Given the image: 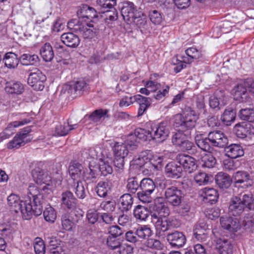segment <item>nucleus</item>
Wrapping results in <instances>:
<instances>
[{"mask_svg": "<svg viewBox=\"0 0 254 254\" xmlns=\"http://www.w3.org/2000/svg\"><path fill=\"white\" fill-rule=\"evenodd\" d=\"M197 114L191 107L185 108L184 114H177L174 117V124L176 127H179L182 130L173 132L172 136V143L178 147L188 138L183 130L192 129L194 127L198 119Z\"/></svg>", "mask_w": 254, "mask_h": 254, "instance_id": "nucleus-1", "label": "nucleus"}, {"mask_svg": "<svg viewBox=\"0 0 254 254\" xmlns=\"http://www.w3.org/2000/svg\"><path fill=\"white\" fill-rule=\"evenodd\" d=\"M169 208L164 203L155 202L150 211L151 222L154 225L157 235H161V232L168 231L172 225L173 219L166 218L170 214Z\"/></svg>", "mask_w": 254, "mask_h": 254, "instance_id": "nucleus-2", "label": "nucleus"}, {"mask_svg": "<svg viewBox=\"0 0 254 254\" xmlns=\"http://www.w3.org/2000/svg\"><path fill=\"white\" fill-rule=\"evenodd\" d=\"M246 207L254 210V198L251 192L243 191L231 197L228 212L230 215L238 216L243 213Z\"/></svg>", "mask_w": 254, "mask_h": 254, "instance_id": "nucleus-3", "label": "nucleus"}, {"mask_svg": "<svg viewBox=\"0 0 254 254\" xmlns=\"http://www.w3.org/2000/svg\"><path fill=\"white\" fill-rule=\"evenodd\" d=\"M175 182L169 179H164L160 183V188L164 190V196L171 205L179 206L184 200V194L181 190L174 185Z\"/></svg>", "mask_w": 254, "mask_h": 254, "instance_id": "nucleus-4", "label": "nucleus"}, {"mask_svg": "<svg viewBox=\"0 0 254 254\" xmlns=\"http://www.w3.org/2000/svg\"><path fill=\"white\" fill-rule=\"evenodd\" d=\"M7 204L11 211L15 213L20 212L23 218L25 220L30 219L33 214L31 201H21L19 197L16 194H11L8 196Z\"/></svg>", "mask_w": 254, "mask_h": 254, "instance_id": "nucleus-5", "label": "nucleus"}, {"mask_svg": "<svg viewBox=\"0 0 254 254\" xmlns=\"http://www.w3.org/2000/svg\"><path fill=\"white\" fill-rule=\"evenodd\" d=\"M28 190V196L29 198L28 202L31 201V197L33 198V205L32 206L33 214L36 216H39L43 212V195L41 193L39 189L33 184L29 185Z\"/></svg>", "mask_w": 254, "mask_h": 254, "instance_id": "nucleus-6", "label": "nucleus"}, {"mask_svg": "<svg viewBox=\"0 0 254 254\" xmlns=\"http://www.w3.org/2000/svg\"><path fill=\"white\" fill-rule=\"evenodd\" d=\"M156 186L154 181L149 178L143 179L140 182V191L137 193L138 199L143 203L152 201L151 194L154 191Z\"/></svg>", "mask_w": 254, "mask_h": 254, "instance_id": "nucleus-7", "label": "nucleus"}, {"mask_svg": "<svg viewBox=\"0 0 254 254\" xmlns=\"http://www.w3.org/2000/svg\"><path fill=\"white\" fill-rule=\"evenodd\" d=\"M64 88L72 98H75L87 93L90 87L85 81L80 80L73 82L70 84L65 85Z\"/></svg>", "mask_w": 254, "mask_h": 254, "instance_id": "nucleus-8", "label": "nucleus"}, {"mask_svg": "<svg viewBox=\"0 0 254 254\" xmlns=\"http://www.w3.org/2000/svg\"><path fill=\"white\" fill-rule=\"evenodd\" d=\"M46 75L39 69L34 68L29 74L28 84L37 91H42L44 88V82L46 81Z\"/></svg>", "mask_w": 254, "mask_h": 254, "instance_id": "nucleus-9", "label": "nucleus"}, {"mask_svg": "<svg viewBox=\"0 0 254 254\" xmlns=\"http://www.w3.org/2000/svg\"><path fill=\"white\" fill-rule=\"evenodd\" d=\"M30 130L29 127H26L17 133L13 139L7 144V148L9 149H17L30 142L32 139V137L29 134Z\"/></svg>", "mask_w": 254, "mask_h": 254, "instance_id": "nucleus-10", "label": "nucleus"}, {"mask_svg": "<svg viewBox=\"0 0 254 254\" xmlns=\"http://www.w3.org/2000/svg\"><path fill=\"white\" fill-rule=\"evenodd\" d=\"M177 163H179L186 172L191 173L197 168L196 161L193 157L185 153H179L175 158Z\"/></svg>", "mask_w": 254, "mask_h": 254, "instance_id": "nucleus-11", "label": "nucleus"}, {"mask_svg": "<svg viewBox=\"0 0 254 254\" xmlns=\"http://www.w3.org/2000/svg\"><path fill=\"white\" fill-rule=\"evenodd\" d=\"M141 10L134 3L130 1H125L122 4L121 13L124 20L129 24L132 21L133 18L136 16L137 12Z\"/></svg>", "mask_w": 254, "mask_h": 254, "instance_id": "nucleus-12", "label": "nucleus"}, {"mask_svg": "<svg viewBox=\"0 0 254 254\" xmlns=\"http://www.w3.org/2000/svg\"><path fill=\"white\" fill-rule=\"evenodd\" d=\"M208 138L210 143L214 147L223 148L228 143V139L226 135L220 130H214L208 134Z\"/></svg>", "mask_w": 254, "mask_h": 254, "instance_id": "nucleus-13", "label": "nucleus"}, {"mask_svg": "<svg viewBox=\"0 0 254 254\" xmlns=\"http://www.w3.org/2000/svg\"><path fill=\"white\" fill-rule=\"evenodd\" d=\"M233 132L240 138H245L248 135H254V127L250 123H241L235 125Z\"/></svg>", "mask_w": 254, "mask_h": 254, "instance_id": "nucleus-14", "label": "nucleus"}, {"mask_svg": "<svg viewBox=\"0 0 254 254\" xmlns=\"http://www.w3.org/2000/svg\"><path fill=\"white\" fill-rule=\"evenodd\" d=\"M151 135L152 139L159 142L165 140L170 133L169 127L166 123H161L154 128H152Z\"/></svg>", "mask_w": 254, "mask_h": 254, "instance_id": "nucleus-15", "label": "nucleus"}, {"mask_svg": "<svg viewBox=\"0 0 254 254\" xmlns=\"http://www.w3.org/2000/svg\"><path fill=\"white\" fill-rule=\"evenodd\" d=\"M132 23L140 29L142 33L146 34L150 32L151 25L147 21L146 15L141 10L136 13V16L129 24Z\"/></svg>", "mask_w": 254, "mask_h": 254, "instance_id": "nucleus-16", "label": "nucleus"}, {"mask_svg": "<svg viewBox=\"0 0 254 254\" xmlns=\"http://www.w3.org/2000/svg\"><path fill=\"white\" fill-rule=\"evenodd\" d=\"M167 240L173 248L183 247L186 243V238L183 232L176 231L167 235Z\"/></svg>", "mask_w": 254, "mask_h": 254, "instance_id": "nucleus-17", "label": "nucleus"}, {"mask_svg": "<svg viewBox=\"0 0 254 254\" xmlns=\"http://www.w3.org/2000/svg\"><path fill=\"white\" fill-rule=\"evenodd\" d=\"M32 174L34 180L37 184L50 185L52 178L48 172L40 168H36L32 171Z\"/></svg>", "mask_w": 254, "mask_h": 254, "instance_id": "nucleus-18", "label": "nucleus"}, {"mask_svg": "<svg viewBox=\"0 0 254 254\" xmlns=\"http://www.w3.org/2000/svg\"><path fill=\"white\" fill-rule=\"evenodd\" d=\"M165 171L168 177L173 179L180 178L183 174L181 166L176 162H170L165 166Z\"/></svg>", "mask_w": 254, "mask_h": 254, "instance_id": "nucleus-19", "label": "nucleus"}, {"mask_svg": "<svg viewBox=\"0 0 254 254\" xmlns=\"http://www.w3.org/2000/svg\"><path fill=\"white\" fill-rule=\"evenodd\" d=\"M220 220L221 226L230 232H236L240 228V223L237 218L222 217Z\"/></svg>", "mask_w": 254, "mask_h": 254, "instance_id": "nucleus-20", "label": "nucleus"}, {"mask_svg": "<svg viewBox=\"0 0 254 254\" xmlns=\"http://www.w3.org/2000/svg\"><path fill=\"white\" fill-rule=\"evenodd\" d=\"M195 142L197 147L205 152H211L213 148L210 141L207 137H204L203 134L200 133H197L194 137Z\"/></svg>", "mask_w": 254, "mask_h": 254, "instance_id": "nucleus-21", "label": "nucleus"}, {"mask_svg": "<svg viewBox=\"0 0 254 254\" xmlns=\"http://www.w3.org/2000/svg\"><path fill=\"white\" fill-rule=\"evenodd\" d=\"M69 174L74 182H80L84 179V171L83 166L79 163H73L69 166Z\"/></svg>", "mask_w": 254, "mask_h": 254, "instance_id": "nucleus-22", "label": "nucleus"}, {"mask_svg": "<svg viewBox=\"0 0 254 254\" xmlns=\"http://www.w3.org/2000/svg\"><path fill=\"white\" fill-rule=\"evenodd\" d=\"M77 202V199L71 191L66 190L62 193V204L67 209H74L76 206Z\"/></svg>", "mask_w": 254, "mask_h": 254, "instance_id": "nucleus-23", "label": "nucleus"}, {"mask_svg": "<svg viewBox=\"0 0 254 254\" xmlns=\"http://www.w3.org/2000/svg\"><path fill=\"white\" fill-rule=\"evenodd\" d=\"M233 248L228 240L220 238L216 241L215 248L220 254H233Z\"/></svg>", "mask_w": 254, "mask_h": 254, "instance_id": "nucleus-24", "label": "nucleus"}, {"mask_svg": "<svg viewBox=\"0 0 254 254\" xmlns=\"http://www.w3.org/2000/svg\"><path fill=\"white\" fill-rule=\"evenodd\" d=\"M61 39L64 45L72 48H76L80 43L78 36L71 32L63 34Z\"/></svg>", "mask_w": 254, "mask_h": 254, "instance_id": "nucleus-25", "label": "nucleus"}, {"mask_svg": "<svg viewBox=\"0 0 254 254\" xmlns=\"http://www.w3.org/2000/svg\"><path fill=\"white\" fill-rule=\"evenodd\" d=\"M31 121L29 119H24L21 121H16L9 123L4 131L0 133L4 139L9 138L14 133L13 128L27 124Z\"/></svg>", "mask_w": 254, "mask_h": 254, "instance_id": "nucleus-26", "label": "nucleus"}, {"mask_svg": "<svg viewBox=\"0 0 254 254\" xmlns=\"http://www.w3.org/2000/svg\"><path fill=\"white\" fill-rule=\"evenodd\" d=\"M77 14L80 17L86 18L93 22L96 21L98 17L96 10L87 5H83L80 11H78Z\"/></svg>", "mask_w": 254, "mask_h": 254, "instance_id": "nucleus-27", "label": "nucleus"}, {"mask_svg": "<svg viewBox=\"0 0 254 254\" xmlns=\"http://www.w3.org/2000/svg\"><path fill=\"white\" fill-rule=\"evenodd\" d=\"M225 151L226 155L231 158L236 159L241 157L244 154L243 147L238 144H232L225 147Z\"/></svg>", "mask_w": 254, "mask_h": 254, "instance_id": "nucleus-28", "label": "nucleus"}, {"mask_svg": "<svg viewBox=\"0 0 254 254\" xmlns=\"http://www.w3.org/2000/svg\"><path fill=\"white\" fill-rule=\"evenodd\" d=\"M232 180L234 187L239 188L241 184L248 182L250 180V175L246 171H239L233 174Z\"/></svg>", "mask_w": 254, "mask_h": 254, "instance_id": "nucleus-29", "label": "nucleus"}, {"mask_svg": "<svg viewBox=\"0 0 254 254\" xmlns=\"http://www.w3.org/2000/svg\"><path fill=\"white\" fill-rule=\"evenodd\" d=\"M217 185L222 189H228L232 183V178L226 173L219 172L215 177Z\"/></svg>", "mask_w": 254, "mask_h": 254, "instance_id": "nucleus-30", "label": "nucleus"}, {"mask_svg": "<svg viewBox=\"0 0 254 254\" xmlns=\"http://www.w3.org/2000/svg\"><path fill=\"white\" fill-rule=\"evenodd\" d=\"M224 93L222 90H217L209 98V106L212 109L219 110L220 106L224 105Z\"/></svg>", "mask_w": 254, "mask_h": 254, "instance_id": "nucleus-31", "label": "nucleus"}, {"mask_svg": "<svg viewBox=\"0 0 254 254\" xmlns=\"http://www.w3.org/2000/svg\"><path fill=\"white\" fill-rule=\"evenodd\" d=\"M67 27L73 32L81 36L86 27H89L86 22L80 21L79 19H71L67 23Z\"/></svg>", "mask_w": 254, "mask_h": 254, "instance_id": "nucleus-32", "label": "nucleus"}, {"mask_svg": "<svg viewBox=\"0 0 254 254\" xmlns=\"http://www.w3.org/2000/svg\"><path fill=\"white\" fill-rule=\"evenodd\" d=\"M178 148L183 152H187L195 156H198L200 153L199 150L197 149L193 142L190 141L188 138Z\"/></svg>", "mask_w": 254, "mask_h": 254, "instance_id": "nucleus-33", "label": "nucleus"}, {"mask_svg": "<svg viewBox=\"0 0 254 254\" xmlns=\"http://www.w3.org/2000/svg\"><path fill=\"white\" fill-rule=\"evenodd\" d=\"M5 65L8 68H16L20 62L17 55L12 52H8L6 53L3 59Z\"/></svg>", "mask_w": 254, "mask_h": 254, "instance_id": "nucleus-34", "label": "nucleus"}, {"mask_svg": "<svg viewBox=\"0 0 254 254\" xmlns=\"http://www.w3.org/2000/svg\"><path fill=\"white\" fill-rule=\"evenodd\" d=\"M204 196L203 200L205 203L213 204L215 203L218 198V193L217 191L213 188H205L204 189Z\"/></svg>", "mask_w": 254, "mask_h": 254, "instance_id": "nucleus-35", "label": "nucleus"}, {"mask_svg": "<svg viewBox=\"0 0 254 254\" xmlns=\"http://www.w3.org/2000/svg\"><path fill=\"white\" fill-rule=\"evenodd\" d=\"M236 117V113L235 110L229 108L225 110L221 115V120L226 126H230L235 120Z\"/></svg>", "mask_w": 254, "mask_h": 254, "instance_id": "nucleus-36", "label": "nucleus"}, {"mask_svg": "<svg viewBox=\"0 0 254 254\" xmlns=\"http://www.w3.org/2000/svg\"><path fill=\"white\" fill-rule=\"evenodd\" d=\"M133 214L136 219L145 221L149 214L150 215V211L146 207L138 205L134 208Z\"/></svg>", "mask_w": 254, "mask_h": 254, "instance_id": "nucleus-37", "label": "nucleus"}, {"mask_svg": "<svg viewBox=\"0 0 254 254\" xmlns=\"http://www.w3.org/2000/svg\"><path fill=\"white\" fill-rule=\"evenodd\" d=\"M40 55L45 62H51L54 57L53 48L49 43H46L40 49Z\"/></svg>", "mask_w": 254, "mask_h": 254, "instance_id": "nucleus-38", "label": "nucleus"}, {"mask_svg": "<svg viewBox=\"0 0 254 254\" xmlns=\"http://www.w3.org/2000/svg\"><path fill=\"white\" fill-rule=\"evenodd\" d=\"M111 183L109 181L99 182L96 186V191L98 196L105 197L111 190Z\"/></svg>", "mask_w": 254, "mask_h": 254, "instance_id": "nucleus-39", "label": "nucleus"}, {"mask_svg": "<svg viewBox=\"0 0 254 254\" xmlns=\"http://www.w3.org/2000/svg\"><path fill=\"white\" fill-rule=\"evenodd\" d=\"M21 64L24 65H37L40 62L39 57L35 54H24L19 58Z\"/></svg>", "mask_w": 254, "mask_h": 254, "instance_id": "nucleus-40", "label": "nucleus"}, {"mask_svg": "<svg viewBox=\"0 0 254 254\" xmlns=\"http://www.w3.org/2000/svg\"><path fill=\"white\" fill-rule=\"evenodd\" d=\"M5 91L9 94H21L24 91L23 85L19 82L7 83L5 88Z\"/></svg>", "mask_w": 254, "mask_h": 254, "instance_id": "nucleus-41", "label": "nucleus"}, {"mask_svg": "<svg viewBox=\"0 0 254 254\" xmlns=\"http://www.w3.org/2000/svg\"><path fill=\"white\" fill-rule=\"evenodd\" d=\"M78 127V124L70 125L69 122L64 123V125L57 126L55 128L56 133L60 136H65L67 135L69 131L72 130Z\"/></svg>", "mask_w": 254, "mask_h": 254, "instance_id": "nucleus-42", "label": "nucleus"}, {"mask_svg": "<svg viewBox=\"0 0 254 254\" xmlns=\"http://www.w3.org/2000/svg\"><path fill=\"white\" fill-rule=\"evenodd\" d=\"M122 210L127 211L131 209L133 203V198L129 193L122 195L119 199Z\"/></svg>", "mask_w": 254, "mask_h": 254, "instance_id": "nucleus-43", "label": "nucleus"}, {"mask_svg": "<svg viewBox=\"0 0 254 254\" xmlns=\"http://www.w3.org/2000/svg\"><path fill=\"white\" fill-rule=\"evenodd\" d=\"M151 156V154L150 150L143 151L141 152L138 158L134 159V164L139 167H142L149 163Z\"/></svg>", "mask_w": 254, "mask_h": 254, "instance_id": "nucleus-44", "label": "nucleus"}, {"mask_svg": "<svg viewBox=\"0 0 254 254\" xmlns=\"http://www.w3.org/2000/svg\"><path fill=\"white\" fill-rule=\"evenodd\" d=\"M115 156L126 157L129 153V149L126 143L116 142L113 147Z\"/></svg>", "mask_w": 254, "mask_h": 254, "instance_id": "nucleus-45", "label": "nucleus"}, {"mask_svg": "<svg viewBox=\"0 0 254 254\" xmlns=\"http://www.w3.org/2000/svg\"><path fill=\"white\" fill-rule=\"evenodd\" d=\"M108 113V110L107 109H97L95 110L89 115V119L94 122H98L102 119L109 118V116Z\"/></svg>", "mask_w": 254, "mask_h": 254, "instance_id": "nucleus-46", "label": "nucleus"}, {"mask_svg": "<svg viewBox=\"0 0 254 254\" xmlns=\"http://www.w3.org/2000/svg\"><path fill=\"white\" fill-rule=\"evenodd\" d=\"M186 54L189 58L184 57L185 63H190L193 59H198L201 57V53L195 48H190L186 50Z\"/></svg>", "mask_w": 254, "mask_h": 254, "instance_id": "nucleus-47", "label": "nucleus"}, {"mask_svg": "<svg viewBox=\"0 0 254 254\" xmlns=\"http://www.w3.org/2000/svg\"><path fill=\"white\" fill-rule=\"evenodd\" d=\"M136 234L139 239L147 240L152 235V231L147 225H141L136 228Z\"/></svg>", "mask_w": 254, "mask_h": 254, "instance_id": "nucleus-48", "label": "nucleus"}, {"mask_svg": "<svg viewBox=\"0 0 254 254\" xmlns=\"http://www.w3.org/2000/svg\"><path fill=\"white\" fill-rule=\"evenodd\" d=\"M242 120L247 121L248 123L254 122V109L246 108L241 109L238 114Z\"/></svg>", "mask_w": 254, "mask_h": 254, "instance_id": "nucleus-49", "label": "nucleus"}, {"mask_svg": "<svg viewBox=\"0 0 254 254\" xmlns=\"http://www.w3.org/2000/svg\"><path fill=\"white\" fill-rule=\"evenodd\" d=\"M117 0H97L99 12L107 11V9L112 8L116 4Z\"/></svg>", "mask_w": 254, "mask_h": 254, "instance_id": "nucleus-50", "label": "nucleus"}, {"mask_svg": "<svg viewBox=\"0 0 254 254\" xmlns=\"http://www.w3.org/2000/svg\"><path fill=\"white\" fill-rule=\"evenodd\" d=\"M148 16L151 22L155 25H159L164 19L162 14L158 10L152 9L149 11Z\"/></svg>", "mask_w": 254, "mask_h": 254, "instance_id": "nucleus-51", "label": "nucleus"}, {"mask_svg": "<svg viewBox=\"0 0 254 254\" xmlns=\"http://www.w3.org/2000/svg\"><path fill=\"white\" fill-rule=\"evenodd\" d=\"M247 91L245 84H239L234 87L232 91L234 98L240 101L241 99L243 100L244 98L243 96L246 95Z\"/></svg>", "mask_w": 254, "mask_h": 254, "instance_id": "nucleus-52", "label": "nucleus"}, {"mask_svg": "<svg viewBox=\"0 0 254 254\" xmlns=\"http://www.w3.org/2000/svg\"><path fill=\"white\" fill-rule=\"evenodd\" d=\"M134 133L136 135L137 140H140L143 141L147 140H150L152 139L151 131L145 129L138 128H136Z\"/></svg>", "mask_w": 254, "mask_h": 254, "instance_id": "nucleus-53", "label": "nucleus"}, {"mask_svg": "<svg viewBox=\"0 0 254 254\" xmlns=\"http://www.w3.org/2000/svg\"><path fill=\"white\" fill-rule=\"evenodd\" d=\"M127 189L128 192L132 193H135L138 190H140V184H138L136 177H131L127 179Z\"/></svg>", "mask_w": 254, "mask_h": 254, "instance_id": "nucleus-54", "label": "nucleus"}, {"mask_svg": "<svg viewBox=\"0 0 254 254\" xmlns=\"http://www.w3.org/2000/svg\"><path fill=\"white\" fill-rule=\"evenodd\" d=\"M15 231V229L10 224L5 223L0 224V232L2 236L10 238Z\"/></svg>", "mask_w": 254, "mask_h": 254, "instance_id": "nucleus-55", "label": "nucleus"}, {"mask_svg": "<svg viewBox=\"0 0 254 254\" xmlns=\"http://www.w3.org/2000/svg\"><path fill=\"white\" fill-rule=\"evenodd\" d=\"M43 215L46 221L51 223H53L57 218V213L55 209L51 206L46 208L43 211Z\"/></svg>", "mask_w": 254, "mask_h": 254, "instance_id": "nucleus-56", "label": "nucleus"}, {"mask_svg": "<svg viewBox=\"0 0 254 254\" xmlns=\"http://www.w3.org/2000/svg\"><path fill=\"white\" fill-rule=\"evenodd\" d=\"M74 186H75L74 192L76 196L79 199H83L86 196L84 187L81 182H74Z\"/></svg>", "mask_w": 254, "mask_h": 254, "instance_id": "nucleus-57", "label": "nucleus"}, {"mask_svg": "<svg viewBox=\"0 0 254 254\" xmlns=\"http://www.w3.org/2000/svg\"><path fill=\"white\" fill-rule=\"evenodd\" d=\"M138 142L135 133H131L127 135L124 143H126L128 147H129L130 150H133L137 147Z\"/></svg>", "mask_w": 254, "mask_h": 254, "instance_id": "nucleus-58", "label": "nucleus"}, {"mask_svg": "<svg viewBox=\"0 0 254 254\" xmlns=\"http://www.w3.org/2000/svg\"><path fill=\"white\" fill-rule=\"evenodd\" d=\"M210 177L204 172H198L194 176L196 183L198 185H205L209 181Z\"/></svg>", "mask_w": 254, "mask_h": 254, "instance_id": "nucleus-59", "label": "nucleus"}, {"mask_svg": "<svg viewBox=\"0 0 254 254\" xmlns=\"http://www.w3.org/2000/svg\"><path fill=\"white\" fill-rule=\"evenodd\" d=\"M202 166L208 168H213L216 163L215 158L211 154H206L202 158Z\"/></svg>", "mask_w": 254, "mask_h": 254, "instance_id": "nucleus-60", "label": "nucleus"}, {"mask_svg": "<svg viewBox=\"0 0 254 254\" xmlns=\"http://www.w3.org/2000/svg\"><path fill=\"white\" fill-rule=\"evenodd\" d=\"M97 167L98 170L104 176L111 174L113 172L112 167L109 162L101 161Z\"/></svg>", "mask_w": 254, "mask_h": 254, "instance_id": "nucleus-61", "label": "nucleus"}, {"mask_svg": "<svg viewBox=\"0 0 254 254\" xmlns=\"http://www.w3.org/2000/svg\"><path fill=\"white\" fill-rule=\"evenodd\" d=\"M146 246L152 250H161L164 248L163 244L159 240L153 238L147 240Z\"/></svg>", "mask_w": 254, "mask_h": 254, "instance_id": "nucleus-62", "label": "nucleus"}, {"mask_svg": "<svg viewBox=\"0 0 254 254\" xmlns=\"http://www.w3.org/2000/svg\"><path fill=\"white\" fill-rule=\"evenodd\" d=\"M62 225L63 228L66 231H70L75 224V222L71 221L68 216L63 215L61 217Z\"/></svg>", "mask_w": 254, "mask_h": 254, "instance_id": "nucleus-63", "label": "nucleus"}, {"mask_svg": "<svg viewBox=\"0 0 254 254\" xmlns=\"http://www.w3.org/2000/svg\"><path fill=\"white\" fill-rule=\"evenodd\" d=\"M98 171L97 166L89 165V170H87L86 172H84V179L85 180H90L95 179L97 175Z\"/></svg>", "mask_w": 254, "mask_h": 254, "instance_id": "nucleus-64", "label": "nucleus"}]
</instances>
